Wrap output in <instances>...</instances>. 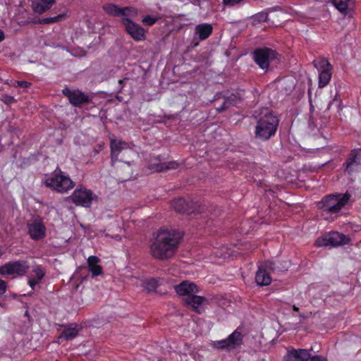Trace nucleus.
I'll return each instance as SVG.
<instances>
[{
    "instance_id": "1",
    "label": "nucleus",
    "mask_w": 361,
    "mask_h": 361,
    "mask_svg": "<svg viewBox=\"0 0 361 361\" xmlns=\"http://www.w3.org/2000/svg\"><path fill=\"white\" fill-rule=\"evenodd\" d=\"M183 238L181 232L171 229L158 230L150 245V254L156 259L164 261L177 252Z\"/></svg>"
},
{
    "instance_id": "2",
    "label": "nucleus",
    "mask_w": 361,
    "mask_h": 361,
    "mask_svg": "<svg viewBox=\"0 0 361 361\" xmlns=\"http://www.w3.org/2000/svg\"><path fill=\"white\" fill-rule=\"evenodd\" d=\"M351 195L348 192L326 195L317 205L321 210L322 216L325 219H329L332 216H337L340 211L348 204Z\"/></svg>"
},
{
    "instance_id": "3",
    "label": "nucleus",
    "mask_w": 361,
    "mask_h": 361,
    "mask_svg": "<svg viewBox=\"0 0 361 361\" xmlns=\"http://www.w3.org/2000/svg\"><path fill=\"white\" fill-rule=\"evenodd\" d=\"M43 183L47 188L60 193L66 192L75 186V183L68 176L65 175L59 167L51 173L50 177L43 180Z\"/></svg>"
},
{
    "instance_id": "4",
    "label": "nucleus",
    "mask_w": 361,
    "mask_h": 361,
    "mask_svg": "<svg viewBox=\"0 0 361 361\" xmlns=\"http://www.w3.org/2000/svg\"><path fill=\"white\" fill-rule=\"evenodd\" d=\"M68 200L78 207L90 208L93 200H97L98 197L93 192L80 185L68 197Z\"/></svg>"
},
{
    "instance_id": "5",
    "label": "nucleus",
    "mask_w": 361,
    "mask_h": 361,
    "mask_svg": "<svg viewBox=\"0 0 361 361\" xmlns=\"http://www.w3.org/2000/svg\"><path fill=\"white\" fill-rule=\"evenodd\" d=\"M173 208L180 214H200L204 212L206 206L200 201L194 202L190 199L178 198L172 202Z\"/></svg>"
},
{
    "instance_id": "6",
    "label": "nucleus",
    "mask_w": 361,
    "mask_h": 361,
    "mask_svg": "<svg viewBox=\"0 0 361 361\" xmlns=\"http://www.w3.org/2000/svg\"><path fill=\"white\" fill-rule=\"evenodd\" d=\"M61 92L73 106L81 108L85 104L92 103V97L79 89H71L66 87Z\"/></svg>"
},
{
    "instance_id": "7",
    "label": "nucleus",
    "mask_w": 361,
    "mask_h": 361,
    "mask_svg": "<svg viewBox=\"0 0 361 361\" xmlns=\"http://www.w3.org/2000/svg\"><path fill=\"white\" fill-rule=\"evenodd\" d=\"M350 239L345 235L337 231H332L326 233L318 238L315 241L316 247H336L342 245H346L349 243Z\"/></svg>"
},
{
    "instance_id": "8",
    "label": "nucleus",
    "mask_w": 361,
    "mask_h": 361,
    "mask_svg": "<svg viewBox=\"0 0 361 361\" xmlns=\"http://www.w3.org/2000/svg\"><path fill=\"white\" fill-rule=\"evenodd\" d=\"M29 268L27 262L25 260L8 262L0 266V275L16 274L23 276L28 271Z\"/></svg>"
},
{
    "instance_id": "9",
    "label": "nucleus",
    "mask_w": 361,
    "mask_h": 361,
    "mask_svg": "<svg viewBox=\"0 0 361 361\" xmlns=\"http://www.w3.org/2000/svg\"><path fill=\"white\" fill-rule=\"evenodd\" d=\"M121 23L125 27L126 32L135 41H142L145 39V30L139 24L129 18H123Z\"/></svg>"
},
{
    "instance_id": "10",
    "label": "nucleus",
    "mask_w": 361,
    "mask_h": 361,
    "mask_svg": "<svg viewBox=\"0 0 361 361\" xmlns=\"http://www.w3.org/2000/svg\"><path fill=\"white\" fill-rule=\"evenodd\" d=\"M361 165V148L353 149L350 151L345 163L343 164L344 171L351 176L357 171Z\"/></svg>"
},
{
    "instance_id": "11",
    "label": "nucleus",
    "mask_w": 361,
    "mask_h": 361,
    "mask_svg": "<svg viewBox=\"0 0 361 361\" xmlns=\"http://www.w3.org/2000/svg\"><path fill=\"white\" fill-rule=\"evenodd\" d=\"M271 112L266 113L264 118L257 121L255 127V136L262 140H267L271 137Z\"/></svg>"
},
{
    "instance_id": "12",
    "label": "nucleus",
    "mask_w": 361,
    "mask_h": 361,
    "mask_svg": "<svg viewBox=\"0 0 361 361\" xmlns=\"http://www.w3.org/2000/svg\"><path fill=\"white\" fill-rule=\"evenodd\" d=\"M106 13L113 17L128 18V16L132 13H137V9L132 6L119 7L114 4H106L103 6Z\"/></svg>"
},
{
    "instance_id": "13",
    "label": "nucleus",
    "mask_w": 361,
    "mask_h": 361,
    "mask_svg": "<svg viewBox=\"0 0 361 361\" xmlns=\"http://www.w3.org/2000/svg\"><path fill=\"white\" fill-rule=\"evenodd\" d=\"M253 59L255 63L262 68L267 69L269 65L271 49L258 48L253 51Z\"/></svg>"
},
{
    "instance_id": "14",
    "label": "nucleus",
    "mask_w": 361,
    "mask_h": 361,
    "mask_svg": "<svg viewBox=\"0 0 361 361\" xmlns=\"http://www.w3.org/2000/svg\"><path fill=\"white\" fill-rule=\"evenodd\" d=\"M27 230L32 240H39L46 236V227L42 220H35L27 224Z\"/></svg>"
},
{
    "instance_id": "15",
    "label": "nucleus",
    "mask_w": 361,
    "mask_h": 361,
    "mask_svg": "<svg viewBox=\"0 0 361 361\" xmlns=\"http://www.w3.org/2000/svg\"><path fill=\"white\" fill-rule=\"evenodd\" d=\"M110 148L112 164L118 161H123L121 159H118V155L122 150L128 149V143L121 140L112 139L110 141Z\"/></svg>"
},
{
    "instance_id": "16",
    "label": "nucleus",
    "mask_w": 361,
    "mask_h": 361,
    "mask_svg": "<svg viewBox=\"0 0 361 361\" xmlns=\"http://www.w3.org/2000/svg\"><path fill=\"white\" fill-rule=\"evenodd\" d=\"M176 292L179 295L189 296L198 292L197 285L193 282L184 281L174 286Z\"/></svg>"
},
{
    "instance_id": "17",
    "label": "nucleus",
    "mask_w": 361,
    "mask_h": 361,
    "mask_svg": "<svg viewBox=\"0 0 361 361\" xmlns=\"http://www.w3.org/2000/svg\"><path fill=\"white\" fill-rule=\"evenodd\" d=\"M183 300L185 306L191 308L195 312L200 314V306L206 301V298L202 296L192 294V295H189L184 298Z\"/></svg>"
},
{
    "instance_id": "18",
    "label": "nucleus",
    "mask_w": 361,
    "mask_h": 361,
    "mask_svg": "<svg viewBox=\"0 0 361 361\" xmlns=\"http://www.w3.org/2000/svg\"><path fill=\"white\" fill-rule=\"evenodd\" d=\"M55 2V0H35L32 3V8L35 13L42 14L49 10Z\"/></svg>"
},
{
    "instance_id": "19",
    "label": "nucleus",
    "mask_w": 361,
    "mask_h": 361,
    "mask_svg": "<svg viewBox=\"0 0 361 361\" xmlns=\"http://www.w3.org/2000/svg\"><path fill=\"white\" fill-rule=\"evenodd\" d=\"M212 31L213 27L211 24L201 23L195 26V34L200 40H204L212 35Z\"/></svg>"
},
{
    "instance_id": "20",
    "label": "nucleus",
    "mask_w": 361,
    "mask_h": 361,
    "mask_svg": "<svg viewBox=\"0 0 361 361\" xmlns=\"http://www.w3.org/2000/svg\"><path fill=\"white\" fill-rule=\"evenodd\" d=\"M80 329L75 323H72L66 326L64 330L61 332L60 338H64L66 341L72 340L75 338L79 333Z\"/></svg>"
},
{
    "instance_id": "21",
    "label": "nucleus",
    "mask_w": 361,
    "mask_h": 361,
    "mask_svg": "<svg viewBox=\"0 0 361 361\" xmlns=\"http://www.w3.org/2000/svg\"><path fill=\"white\" fill-rule=\"evenodd\" d=\"M255 281L260 286H268L271 283V276L262 266L259 267L256 272Z\"/></svg>"
},
{
    "instance_id": "22",
    "label": "nucleus",
    "mask_w": 361,
    "mask_h": 361,
    "mask_svg": "<svg viewBox=\"0 0 361 361\" xmlns=\"http://www.w3.org/2000/svg\"><path fill=\"white\" fill-rule=\"evenodd\" d=\"M99 260V258L94 255L90 256L87 259V266L92 276H97L102 274V267L98 265Z\"/></svg>"
},
{
    "instance_id": "23",
    "label": "nucleus",
    "mask_w": 361,
    "mask_h": 361,
    "mask_svg": "<svg viewBox=\"0 0 361 361\" xmlns=\"http://www.w3.org/2000/svg\"><path fill=\"white\" fill-rule=\"evenodd\" d=\"M239 99V97L235 94L231 93L228 96L224 97L223 103L219 106L216 107V111L218 112H222L231 106H235Z\"/></svg>"
},
{
    "instance_id": "24",
    "label": "nucleus",
    "mask_w": 361,
    "mask_h": 361,
    "mask_svg": "<svg viewBox=\"0 0 361 361\" xmlns=\"http://www.w3.org/2000/svg\"><path fill=\"white\" fill-rule=\"evenodd\" d=\"M178 166L179 164L177 161H173L157 164H152L149 166V169L157 172H162L171 169H176L178 168Z\"/></svg>"
},
{
    "instance_id": "25",
    "label": "nucleus",
    "mask_w": 361,
    "mask_h": 361,
    "mask_svg": "<svg viewBox=\"0 0 361 361\" xmlns=\"http://www.w3.org/2000/svg\"><path fill=\"white\" fill-rule=\"evenodd\" d=\"M272 83L276 84L277 87H281L282 89H284L286 90V93L290 92L291 90L295 86L293 80L288 76H286V77H283L279 79H276L274 82H272Z\"/></svg>"
},
{
    "instance_id": "26",
    "label": "nucleus",
    "mask_w": 361,
    "mask_h": 361,
    "mask_svg": "<svg viewBox=\"0 0 361 361\" xmlns=\"http://www.w3.org/2000/svg\"><path fill=\"white\" fill-rule=\"evenodd\" d=\"M243 334L235 330L231 334H230L226 338L231 345L232 350L241 345L243 343Z\"/></svg>"
},
{
    "instance_id": "27",
    "label": "nucleus",
    "mask_w": 361,
    "mask_h": 361,
    "mask_svg": "<svg viewBox=\"0 0 361 361\" xmlns=\"http://www.w3.org/2000/svg\"><path fill=\"white\" fill-rule=\"evenodd\" d=\"M331 71L332 69H326L319 71L318 83L319 88H323L329 83L332 77Z\"/></svg>"
},
{
    "instance_id": "28",
    "label": "nucleus",
    "mask_w": 361,
    "mask_h": 361,
    "mask_svg": "<svg viewBox=\"0 0 361 361\" xmlns=\"http://www.w3.org/2000/svg\"><path fill=\"white\" fill-rule=\"evenodd\" d=\"M66 18V13H61L58 16H56L54 17H49V18H39L38 20H33L34 23H38V24H51L55 23L59 21H61Z\"/></svg>"
},
{
    "instance_id": "29",
    "label": "nucleus",
    "mask_w": 361,
    "mask_h": 361,
    "mask_svg": "<svg viewBox=\"0 0 361 361\" xmlns=\"http://www.w3.org/2000/svg\"><path fill=\"white\" fill-rule=\"evenodd\" d=\"M312 63L319 71L326 69H333L332 65L326 58L315 59L313 61Z\"/></svg>"
},
{
    "instance_id": "30",
    "label": "nucleus",
    "mask_w": 361,
    "mask_h": 361,
    "mask_svg": "<svg viewBox=\"0 0 361 361\" xmlns=\"http://www.w3.org/2000/svg\"><path fill=\"white\" fill-rule=\"evenodd\" d=\"M212 346L218 350H226L227 351L232 350L227 338L214 341Z\"/></svg>"
},
{
    "instance_id": "31",
    "label": "nucleus",
    "mask_w": 361,
    "mask_h": 361,
    "mask_svg": "<svg viewBox=\"0 0 361 361\" xmlns=\"http://www.w3.org/2000/svg\"><path fill=\"white\" fill-rule=\"evenodd\" d=\"M350 0H332L335 7L342 13H346Z\"/></svg>"
},
{
    "instance_id": "32",
    "label": "nucleus",
    "mask_w": 361,
    "mask_h": 361,
    "mask_svg": "<svg viewBox=\"0 0 361 361\" xmlns=\"http://www.w3.org/2000/svg\"><path fill=\"white\" fill-rule=\"evenodd\" d=\"M143 287L148 293L154 292L158 287V281L155 279H150L144 282Z\"/></svg>"
},
{
    "instance_id": "33",
    "label": "nucleus",
    "mask_w": 361,
    "mask_h": 361,
    "mask_svg": "<svg viewBox=\"0 0 361 361\" xmlns=\"http://www.w3.org/2000/svg\"><path fill=\"white\" fill-rule=\"evenodd\" d=\"M32 272L35 274V276L34 278L39 281H41V280L44 277L46 274L45 269L42 265H36L35 267H34Z\"/></svg>"
},
{
    "instance_id": "34",
    "label": "nucleus",
    "mask_w": 361,
    "mask_h": 361,
    "mask_svg": "<svg viewBox=\"0 0 361 361\" xmlns=\"http://www.w3.org/2000/svg\"><path fill=\"white\" fill-rule=\"evenodd\" d=\"M285 360L286 361H300L299 350L292 349L288 350L285 356Z\"/></svg>"
},
{
    "instance_id": "35",
    "label": "nucleus",
    "mask_w": 361,
    "mask_h": 361,
    "mask_svg": "<svg viewBox=\"0 0 361 361\" xmlns=\"http://www.w3.org/2000/svg\"><path fill=\"white\" fill-rule=\"evenodd\" d=\"M254 24L266 22L269 19V13L267 12H260L252 16Z\"/></svg>"
},
{
    "instance_id": "36",
    "label": "nucleus",
    "mask_w": 361,
    "mask_h": 361,
    "mask_svg": "<svg viewBox=\"0 0 361 361\" xmlns=\"http://www.w3.org/2000/svg\"><path fill=\"white\" fill-rule=\"evenodd\" d=\"M159 18L156 16L147 15L142 18V22L145 25L152 26L158 21Z\"/></svg>"
},
{
    "instance_id": "37",
    "label": "nucleus",
    "mask_w": 361,
    "mask_h": 361,
    "mask_svg": "<svg viewBox=\"0 0 361 361\" xmlns=\"http://www.w3.org/2000/svg\"><path fill=\"white\" fill-rule=\"evenodd\" d=\"M300 361H308L311 357L310 350L306 349H298Z\"/></svg>"
},
{
    "instance_id": "38",
    "label": "nucleus",
    "mask_w": 361,
    "mask_h": 361,
    "mask_svg": "<svg viewBox=\"0 0 361 361\" xmlns=\"http://www.w3.org/2000/svg\"><path fill=\"white\" fill-rule=\"evenodd\" d=\"M16 167L23 169L30 164V161L26 158H20L15 162Z\"/></svg>"
},
{
    "instance_id": "39",
    "label": "nucleus",
    "mask_w": 361,
    "mask_h": 361,
    "mask_svg": "<svg viewBox=\"0 0 361 361\" xmlns=\"http://www.w3.org/2000/svg\"><path fill=\"white\" fill-rule=\"evenodd\" d=\"M1 100L6 104L10 105L14 102H16V99L13 96L8 95V94H3L1 96Z\"/></svg>"
},
{
    "instance_id": "40",
    "label": "nucleus",
    "mask_w": 361,
    "mask_h": 361,
    "mask_svg": "<svg viewBox=\"0 0 361 361\" xmlns=\"http://www.w3.org/2000/svg\"><path fill=\"white\" fill-rule=\"evenodd\" d=\"M8 131L11 133L16 134L18 135L20 132V128L15 125L12 124V123H9L8 126Z\"/></svg>"
},
{
    "instance_id": "41",
    "label": "nucleus",
    "mask_w": 361,
    "mask_h": 361,
    "mask_svg": "<svg viewBox=\"0 0 361 361\" xmlns=\"http://www.w3.org/2000/svg\"><path fill=\"white\" fill-rule=\"evenodd\" d=\"M7 285L5 281L0 279V298L6 293Z\"/></svg>"
},
{
    "instance_id": "42",
    "label": "nucleus",
    "mask_w": 361,
    "mask_h": 361,
    "mask_svg": "<svg viewBox=\"0 0 361 361\" xmlns=\"http://www.w3.org/2000/svg\"><path fill=\"white\" fill-rule=\"evenodd\" d=\"M279 126V121L276 118L272 116V135H274L277 130Z\"/></svg>"
},
{
    "instance_id": "43",
    "label": "nucleus",
    "mask_w": 361,
    "mask_h": 361,
    "mask_svg": "<svg viewBox=\"0 0 361 361\" xmlns=\"http://www.w3.org/2000/svg\"><path fill=\"white\" fill-rule=\"evenodd\" d=\"M17 84H18V87H23V88H28L32 85L31 82L24 81V80L17 81Z\"/></svg>"
},
{
    "instance_id": "44",
    "label": "nucleus",
    "mask_w": 361,
    "mask_h": 361,
    "mask_svg": "<svg viewBox=\"0 0 361 361\" xmlns=\"http://www.w3.org/2000/svg\"><path fill=\"white\" fill-rule=\"evenodd\" d=\"M272 65L276 63L280 62V59L279 58V54L274 50L272 49Z\"/></svg>"
},
{
    "instance_id": "45",
    "label": "nucleus",
    "mask_w": 361,
    "mask_h": 361,
    "mask_svg": "<svg viewBox=\"0 0 361 361\" xmlns=\"http://www.w3.org/2000/svg\"><path fill=\"white\" fill-rule=\"evenodd\" d=\"M334 103H336L337 105H338V109H341V105L342 104V102L340 99H337L336 98H334L331 102H329V104L328 105V107H327V109H330L331 106Z\"/></svg>"
},
{
    "instance_id": "46",
    "label": "nucleus",
    "mask_w": 361,
    "mask_h": 361,
    "mask_svg": "<svg viewBox=\"0 0 361 361\" xmlns=\"http://www.w3.org/2000/svg\"><path fill=\"white\" fill-rule=\"evenodd\" d=\"M308 361H327V359L321 355H314L313 357H310Z\"/></svg>"
},
{
    "instance_id": "47",
    "label": "nucleus",
    "mask_w": 361,
    "mask_h": 361,
    "mask_svg": "<svg viewBox=\"0 0 361 361\" xmlns=\"http://www.w3.org/2000/svg\"><path fill=\"white\" fill-rule=\"evenodd\" d=\"M39 282L40 281H37L35 278H30L28 280V284L32 289H34L35 286L38 284Z\"/></svg>"
},
{
    "instance_id": "48",
    "label": "nucleus",
    "mask_w": 361,
    "mask_h": 361,
    "mask_svg": "<svg viewBox=\"0 0 361 361\" xmlns=\"http://www.w3.org/2000/svg\"><path fill=\"white\" fill-rule=\"evenodd\" d=\"M309 102H310V112H313L314 111V107L312 104V97L310 94L309 93Z\"/></svg>"
},
{
    "instance_id": "49",
    "label": "nucleus",
    "mask_w": 361,
    "mask_h": 361,
    "mask_svg": "<svg viewBox=\"0 0 361 361\" xmlns=\"http://www.w3.org/2000/svg\"><path fill=\"white\" fill-rule=\"evenodd\" d=\"M127 80H128V78H123V79H121V80H118V83L120 85V90H119V92H121V90L124 87V82Z\"/></svg>"
},
{
    "instance_id": "50",
    "label": "nucleus",
    "mask_w": 361,
    "mask_h": 361,
    "mask_svg": "<svg viewBox=\"0 0 361 361\" xmlns=\"http://www.w3.org/2000/svg\"><path fill=\"white\" fill-rule=\"evenodd\" d=\"M5 38L4 32L0 30V42H2Z\"/></svg>"
},
{
    "instance_id": "51",
    "label": "nucleus",
    "mask_w": 361,
    "mask_h": 361,
    "mask_svg": "<svg viewBox=\"0 0 361 361\" xmlns=\"http://www.w3.org/2000/svg\"><path fill=\"white\" fill-rule=\"evenodd\" d=\"M293 310L296 312H298L299 311V308L298 307H296L295 305L293 306Z\"/></svg>"
}]
</instances>
